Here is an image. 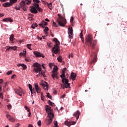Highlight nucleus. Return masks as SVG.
Returning <instances> with one entry per match:
<instances>
[{
  "label": "nucleus",
  "instance_id": "obj_1",
  "mask_svg": "<svg viewBox=\"0 0 127 127\" xmlns=\"http://www.w3.org/2000/svg\"><path fill=\"white\" fill-rule=\"evenodd\" d=\"M33 67H34L33 71L36 74H37V73H39L40 77H44V78H46V75H45V71L42 70V65L41 64L38 63H35L33 64Z\"/></svg>",
  "mask_w": 127,
  "mask_h": 127
},
{
  "label": "nucleus",
  "instance_id": "obj_2",
  "mask_svg": "<svg viewBox=\"0 0 127 127\" xmlns=\"http://www.w3.org/2000/svg\"><path fill=\"white\" fill-rule=\"evenodd\" d=\"M97 40H93V37L91 34H88L85 39V44L91 47V48H95L96 44H97Z\"/></svg>",
  "mask_w": 127,
  "mask_h": 127
},
{
  "label": "nucleus",
  "instance_id": "obj_3",
  "mask_svg": "<svg viewBox=\"0 0 127 127\" xmlns=\"http://www.w3.org/2000/svg\"><path fill=\"white\" fill-rule=\"evenodd\" d=\"M53 41L56 42V45H54V47L52 49V52L55 54H57L60 51V47L59 46L60 45V42L56 38H54Z\"/></svg>",
  "mask_w": 127,
  "mask_h": 127
},
{
  "label": "nucleus",
  "instance_id": "obj_4",
  "mask_svg": "<svg viewBox=\"0 0 127 127\" xmlns=\"http://www.w3.org/2000/svg\"><path fill=\"white\" fill-rule=\"evenodd\" d=\"M62 82L64 84H61V87H63V89H67L70 87V83H69V80L67 78H63Z\"/></svg>",
  "mask_w": 127,
  "mask_h": 127
},
{
  "label": "nucleus",
  "instance_id": "obj_5",
  "mask_svg": "<svg viewBox=\"0 0 127 127\" xmlns=\"http://www.w3.org/2000/svg\"><path fill=\"white\" fill-rule=\"evenodd\" d=\"M57 20L60 26L64 27L66 25V20L63 17H60Z\"/></svg>",
  "mask_w": 127,
  "mask_h": 127
},
{
  "label": "nucleus",
  "instance_id": "obj_6",
  "mask_svg": "<svg viewBox=\"0 0 127 127\" xmlns=\"http://www.w3.org/2000/svg\"><path fill=\"white\" fill-rule=\"evenodd\" d=\"M34 55L36 57H42V58H45V56L44 55L41 54L39 52L37 51H35L34 52Z\"/></svg>",
  "mask_w": 127,
  "mask_h": 127
},
{
  "label": "nucleus",
  "instance_id": "obj_7",
  "mask_svg": "<svg viewBox=\"0 0 127 127\" xmlns=\"http://www.w3.org/2000/svg\"><path fill=\"white\" fill-rule=\"evenodd\" d=\"M68 34L70 39H73V28H68Z\"/></svg>",
  "mask_w": 127,
  "mask_h": 127
},
{
  "label": "nucleus",
  "instance_id": "obj_8",
  "mask_svg": "<svg viewBox=\"0 0 127 127\" xmlns=\"http://www.w3.org/2000/svg\"><path fill=\"white\" fill-rule=\"evenodd\" d=\"M76 122H74V121H72V122H69L68 121H66L65 122H64V125L65 126H67V127H71V126L72 125H74L76 124Z\"/></svg>",
  "mask_w": 127,
  "mask_h": 127
},
{
  "label": "nucleus",
  "instance_id": "obj_9",
  "mask_svg": "<svg viewBox=\"0 0 127 127\" xmlns=\"http://www.w3.org/2000/svg\"><path fill=\"white\" fill-rule=\"evenodd\" d=\"M6 116L7 119H8L10 122H12V123H14V122H15V119L10 115H6Z\"/></svg>",
  "mask_w": 127,
  "mask_h": 127
},
{
  "label": "nucleus",
  "instance_id": "obj_10",
  "mask_svg": "<svg viewBox=\"0 0 127 127\" xmlns=\"http://www.w3.org/2000/svg\"><path fill=\"white\" fill-rule=\"evenodd\" d=\"M40 85L42 86V87H43V88H44L45 90L48 91V83H47L46 81H45V83H42Z\"/></svg>",
  "mask_w": 127,
  "mask_h": 127
},
{
  "label": "nucleus",
  "instance_id": "obj_11",
  "mask_svg": "<svg viewBox=\"0 0 127 127\" xmlns=\"http://www.w3.org/2000/svg\"><path fill=\"white\" fill-rule=\"evenodd\" d=\"M12 5L10 3V2H6L2 4V6H3V7H9Z\"/></svg>",
  "mask_w": 127,
  "mask_h": 127
},
{
  "label": "nucleus",
  "instance_id": "obj_12",
  "mask_svg": "<svg viewBox=\"0 0 127 127\" xmlns=\"http://www.w3.org/2000/svg\"><path fill=\"white\" fill-rule=\"evenodd\" d=\"M73 116H74V117H76V120H78L79 117H80V111L77 110L76 112L74 113V114H73Z\"/></svg>",
  "mask_w": 127,
  "mask_h": 127
},
{
  "label": "nucleus",
  "instance_id": "obj_13",
  "mask_svg": "<svg viewBox=\"0 0 127 127\" xmlns=\"http://www.w3.org/2000/svg\"><path fill=\"white\" fill-rule=\"evenodd\" d=\"M35 89L36 90V92L39 94V93L41 92V89H40V87L38 86V85L36 84L35 86Z\"/></svg>",
  "mask_w": 127,
  "mask_h": 127
},
{
  "label": "nucleus",
  "instance_id": "obj_14",
  "mask_svg": "<svg viewBox=\"0 0 127 127\" xmlns=\"http://www.w3.org/2000/svg\"><path fill=\"white\" fill-rule=\"evenodd\" d=\"M43 3H44V4H47L48 6V7L49 8V9H52V3L50 2V3H48L47 2H45L43 1Z\"/></svg>",
  "mask_w": 127,
  "mask_h": 127
},
{
  "label": "nucleus",
  "instance_id": "obj_15",
  "mask_svg": "<svg viewBox=\"0 0 127 127\" xmlns=\"http://www.w3.org/2000/svg\"><path fill=\"white\" fill-rule=\"evenodd\" d=\"M30 10L31 13H37V12H38L36 8L33 7V6H32L31 8L30 9Z\"/></svg>",
  "mask_w": 127,
  "mask_h": 127
},
{
  "label": "nucleus",
  "instance_id": "obj_16",
  "mask_svg": "<svg viewBox=\"0 0 127 127\" xmlns=\"http://www.w3.org/2000/svg\"><path fill=\"white\" fill-rule=\"evenodd\" d=\"M52 77L54 80H55V79H59V77L58 76V73H54L52 74Z\"/></svg>",
  "mask_w": 127,
  "mask_h": 127
},
{
  "label": "nucleus",
  "instance_id": "obj_17",
  "mask_svg": "<svg viewBox=\"0 0 127 127\" xmlns=\"http://www.w3.org/2000/svg\"><path fill=\"white\" fill-rule=\"evenodd\" d=\"M2 21L5 22H7V21H9L10 22H12L13 21V20H12V19H11V18H5L3 19Z\"/></svg>",
  "mask_w": 127,
  "mask_h": 127
},
{
  "label": "nucleus",
  "instance_id": "obj_18",
  "mask_svg": "<svg viewBox=\"0 0 127 127\" xmlns=\"http://www.w3.org/2000/svg\"><path fill=\"white\" fill-rule=\"evenodd\" d=\"M25 3L24 2V0H22L20 3H19V5H20V7H21V8L22 7H24L25 6H26L25 5Z\"/></svg>",
  "mask_w": 127,
  "mask_h": 127
},
{
  "label": "nucleus",
  "instance_id": "obj_19",
  "mask_svg": "<svg viewBox=\"0 0 127 127\" xmlns=\"http://www.w3.org/2000/svg\"><path fill=\"white\" fill-rule=\"evenodd\" d=\"M76 76L77 75H76V73L74 72H71L70 74V77H71L72 81H74L75 78H76Z\"/></svg>",
  "mask_w": 127,
  "mask_h": 127
},
{
  "label": "nucleus",
  "instance_id": "obj_20",
  "mask_svg": "<svg viewBox=\"0 0 127 127\" xmlns=\"http://www.w3.org/2000/svg\"><path fill=\"white\" fill-rule=\"evenodd\" d=\"M15 93L16 94H17V95H19V96H21V95H22V91L19 89H16Z\"/></svg>",
  "mask_w": 127,
  "mask_h": 127
},
{
  "label": "nucleus",
  "instance_id": "obj_21",
  "mask_svg": "<svg viewBox=\"0 0 127 127\" xmlns=\"http://www.w3.org/2000/svg\"><path fill=\"white\" fill-rule=\"evenodd\" d=\"M46 111L47 113H48L49 112H51V107L48 105L46 106Z\"/></svg>",
  "mask_w": 127,
  "mask_h": 127
},
{
  "label": "nucleus",
  "instance_id": "obj_22",
  "mask_svg": "<svg viewBox=\"0 0 127 127\" xmlns=\"http://www.w3.org/2000/svg\"><path fill=\"white\" fill-rule=\"evenodd\" d=\"M79 36L82 40V42L84 43V36H83V30H81V33L79 35Z\"/></svg>",
  "mask_w": 127,
  "mask_h": 127
},
{
  "label": "nucleus",
  "instance_id": "obj_23",
  "mask_svg": "<svg viewBox=\"0 0 127 127\" xmlns=\"http://www.w3.org/2000/svg\"><path fill=\"white\" fill-rule=\"evenodd\" d=\"M25 4H30L31 3V0H24Z\"/></svg>",
  "mask_w": 127,
  "mask_h": 127
},
{
  "label": "nucleus",
  "instance_id": "obj_24",
  "mask_svg": "<svg viewBox=\"0 0 127 127\" xmlns=\"http://www.w3.org/2000/svg\"><path fill=\"white\" fill-rule=\"evenodd\" d=\"M10 3H11V4L12 5V4L14 3H16L17 2V0H9Z\"/></svg>",
  "mask_w": 127,
  "mask_h": 127
},
{
  "label": "nucleus",
  "instance_id": "obj_25",
  "mask_svg": "<svg viewBox=\"0 0 127 127\" xmlns=\"http://www.w3.org/2000/svg\"><path fill=\"white\" fill-rule=\"evenodd\" d=\"M48 117L50 119H52L54 117V114L51 112L48 113Z\"/></svg>",
  "mask_w": 127,
  "mask_h": 127
},
{
  "label": "nucleus",
  "instance_id": "obj_26",
  "mask_svg": "<svg viewBox=\"0 0 127 127\" xmlns=\"http://www.w3.org/2000/svg\"><path fill=\"white\" fill-rule=\"evenodd\" d=\"M37 26H38V25H37V23H35L32 25L31 27L33 28V29H35V27H37Z\"/></svg>",
  "mask_w": 127,
  "mask_h": 127
},
{
  "label": "nucleus",
  "instance_id": "obj_27",
  "mask_svg": "<svg viewBox=\"0 0 127 127\" xmlns=\"http://www.w3.org/2000/svg\"><path fill=\"white\" fill-rule=\"evenodd\" d=\"M97 59H98V58H97V56H96L95 57H94V58L93 59V60L90 62V63H95V62H97Z\"/></svg>",
  "mask_w": 127,
  "mask_h": 127
},
{
  "label": "nucleus",
  "instance_id": "obj_28",
  "mask_svg": "<svg viewBox=\"0 0 127 127\" xmlns=\"http://www.w3.org/2000/svg\"><path fill=\"white\" fill-rule=\"evenodd\" d=\"M60 77L62 78V80L63 79H65L66 78V76L65 75V73H62V75H60Z\"/></svg>",
  "mask_w": 127,
  "mask_h": 127
},
{
  "label": "nucleus",
  "instance_id": "obj_29",
  "mask_svg": "<svg viewBox=\"0 0 127 127\" xmlns=\"http://www.w3.org/2000/svg\"><path fill=\"white\" fill-rule=\"evenodd\" d=\"M62 56H60L58 58V61H59V62H62Z\"/></svg>",
  "mask_w": 127,
  "mask_h": 127
},
{
  "label": "nucleus",
  "instance_id": "obj_30",
  "mask_svg": "<svg viewBox=\"0 0 127 127\" xmlns=\"http://www.w3.org/2000/svg\"><path fill=\"white\" fill-rule=\"evenodd\" d=\"M14 37V35L13 34H11L9 38V40H10V41H13Z\"/></svg>",
  "mask_w": 127,
  "mask_h": 127
},
{
  "label": "nucleus",
  "instance_id": "obj_31",
  "mask_svg": "<svg viewBox=\"0 0 127 127\" xmlns=\"http://www.w3.org/2000/svg\"><path fill=\"white\" fill-rule=\"evenodd\" d=\"M52 123V118H50L47 122V125H49Z\"/></svg>",
  "mask_w": 127,
  "mask_h": 127
},
{
  "label": "nucleus",
  "instance_id": "obj_32",
  "mask_svg": "<svg viewBox=\"0 0 127 127\" xmlns=\"http://www.w3.org/2000/svg\"><path fill=\"white\" fill-rule=\"evenodd\" d=\"M11 74H12V70L8 71L6 73V75H11Z\"/></svg>",
  "mask_w": 127,
  "mask_h": 127
},
{
  "label": "nucleus",
  "instance_id": "obj_33",
  "mask_svg": "<svg viewBox=\"0 0 127 127\" xmlns=\"http://www.w3.org/2000/svg\"><path fill=\"white\" fill-rule=\"evenodd\" d=\"M48 30H49V29L48 28V27H46L44 31V32H45L46 34H47V31H48Z\"/></svg>",
  "mask_w": 127,
  "mask_h": 127
},
{
  "label": "nucleus",
  "instance_id": "obj_34",
  "mask_svg": "<svg viewBox=\"0 0 127 127\" xmlns=\"http://www.w3.org/2000/svg\"><path fill=\"white\" fill-rule=\"evenodd\" d=\"M23 52H24V53H20L19 55L20 56H21L22 55H26V50H25V51H23Z\"/></svg>",
  "mask_w": 127,
  "mask_h": 127
},
{
  "label": "nucleus",
  "instance_id": "obj_35",
  "mask_svg": "<svg viewBox=\"0 0 127 127\" xmlns=\"http://www.w3.org/2000/svg\"><path fill=\"white\" fill-rule=\"evenodd\" d=\"M27 48H28V49H30V50H32L31 49V44H28L26 45Z\"/></svg>",
  "mask_w": 127,
  "mask_h": 127
},
{
  "label": "nucleus",
  "instance_id": "obj_36",
  "mask_svg": "<svg viewBox=\"0 0 127 127\" xmlns=\"http://www.w3.org/2000/svg\"><path fill=\"white\" fill-rule=\"evenodd\" d=\"M36 90H35L34 89H32L31 90H30V92H31V96H32V94H33V93H36Z\"/></svg>",
  "mask_w": 127,
  "mask_h": 127
},
{
  "label": "nucleus",
  "instance_id": "obj_37",
  "mask_svg": "<svg viewBox=\"0 0 127 127\" xmlns=\"http://www.w3.org/2000/svg\"><path fill=\"white\" fill-rule=\"evenodd\" d=\"M22 67H23V69H24V70H26V69L27 68L26 65H25L23 64H22Z\"/></svg>",
  "mask_w": 127,
  "mask_h": 127
},
{
  "label": "nucleus",
  "instance_id": "obj_38",
  "mask_svg": "<svg viewBox=\"0 0 127 127\" xmlns=\"http://www.w3.org/2000/svg\"><path fill=\"white\" fill-rule=\"evenodd\" d=\"M15 9H16V10H20V6H17V5H16V6H15Z\"/></svg>",
  "mask_w": 127,
  "mask_h": 127
},
{
  "label": "nucleus",
  "instance_id": "obj_39",
  "mask_svg": "<svg viewBox=\"0 0 127 127\" xmlns=\"http://www.w3.org/2000/svg\"><path fill=\"white\" fill-rule=\"evenodd\" d=\"M48 103H49V105H50V106H54V103H53L52 102H51V101L49 100Z\"/></svg>",
  "mask_w": 127,
  "mask_h": 127
},
{
  "label": "nucleus",
  "instance_id": "obj_40",
  "mask_svg": "<svg viewBox=\"0 0 127 127\" xmlns=\"http://www.w3.org/2000/svg\"><path fill=\"white\" fill-rule=\"evenodd\" d=\"M33 1L34 3H39L40 2V0H33Z\"/></svg>",
  "mask_w": 127,
  "mask_h": 127
},
{
  "label": "nucleus",
  "instance_id": "obj_41",
  "mask_svg": "<svg viewBox=\"0 0 127 127\" xmlns=\"http://www.w3.org/2000/svg\"><path fill=\"white\" fill-rule=\"evenodd\" d=\"M37 10L39 11L40 12H42V11H43V10L42 9V8H41L40 7H38V8H37Z\"/></svg>",
  "mask_w": 127,
  "mask_h": 127
},
{
  "label": "nucleus",
  "instance_id": "obj_42",
  "mask_svg": "<svg viewBox=\"0 0 127 127\" xmlns=\"http://www.w3.org/2000/svg\"><path fill=\"white\" fill-rule=\"evenodd\" d=\"M42 24H43V25H47V24H48V23H47L46 21H43L42 22Z\"/></svg>",
  "mask_w": 127,
  "mask_h": 127
},
{
  "label": "nucleus",
  "instance_id": "obj_43",
  "mask_svg": "<svg viewBox=\"0 0 127 127\" xmlns=\"http://www.w3.org/2000/svg\"><path fill=\"white\" fill-rule=\"evenodd\" d=\"M47 97L49 98V99H51L52 98V96H50V94H49V93H47Z\"/></svg>",
  "mask_w": 127,
  "mask_h": 127
},
{
  "label": "nucleus",
  "instance_id": "obj_44",
  "mask_svg": "<svg viewBox=\"0 0 127 127\" xmlns=\"http://www.w3.org/2000/svg\"><path fill=\"white\" fill-rule=\"evenodd\" d=\"M16 48H17V47H16V46L11 47V49L12 50H16Z\"/></svg>",
  "mask_w": 127,
  "mask_h": 127
},
{
  "label": "nucleus",
  "instance_id": "obj_45",
  "mask_svg": "<svg viewBox=\"0 0 127 127\" xmlns=\"http://www.w3.org/2000/svg\"><path fill=\"white\" fill-rule=\"evenodd\" d=\"M37 125H38V126H39V127H41V121L39 120L37 123Z\"/></svg>",
  "mask_w": 127,
  "mask_h": 127
},
{
  "label": "nucleus",
  "instance_id": "obj_46",
  "mask_svg": "<svg viewBox=\"0 0 127 127\" xmlns=\"http://www.w3.org/2000/svg\"><path fill=\"white\" fill-rule=\"evenodd\" d=\"M47 45L49 47H52V43H47Z\"/></svg>",
  "mask_w": 127,
  "mask_h": 127
},
{
  "label": "nucleus",
  "instance_id": "obj_47",
  "mask_svg": "<svg viewBox=\"0 0 127 127\" xmlns=\"http://www.w3.org/2000/svg\"><path fill=\"white\" fill-rule=\"evenodd\" d=\"M66 70H67V68H66L65 67L63 68V69L62 70V73H64L65 74V73L66 72Z\"/></svg>",
  "mask_w": 127,
  "mask_h": 127
},
{
  "label": "nucleus",
  "instance_id": "obj_48",
  "mask_svg": "<svg viewBox=\"0 0 127 127\" xmlns=\"http://www.w3.org/2000/svg\"><path fill=\"white\" fill-rule=\"evenodd\" d=\"M29 88L30 91H31L32 90V85H31L30 84H29Z\"/></svg>",
  "mask_w": 127,
  "mask_h": 127
},
{
  "label": "nucleus",
  "instance_id": "obj_49",
  "mask_svg": "<svg viewBox=\"0 0 127 127\" xmlns=\"http://www.w3.org/2000/svg\"><path fill=\"white\" fill-rule=\"evenodd\" d=\"M54 126L55 127H58V124L57 123V121L54 122Z\"/></svg>",
  "mask_w": 127,
  "mask_h": 127
},
{
  "label": "nucleus",
  "instance_id": "obj_50",
  "mask_svg": "<svg viewBox=\"0 0 127 127\" xmlns=\"http://www.w3.org/2000/svg\"><path fill=\"white\" fill-rule=\"evenodd\" d=\"M70 57L71 58H73V57H74V55H73V54H71L68 55V58H70Z\"/></svg>",
  "mask_w": 127,
  "mask_h": 127
},
{
  "label": "nucleus",
  "instance_id": "obj_51",
  "mask_svg": "<svg viewBox=\"0 0 127 127\" xmlns=\"http://www.w3.org/2000/svg\"><path fill=\"white\" fill-rule=\"evenodd\" d=\"M23 10H24V11H26V10H27V9H26V6H25V7H22Z\"/></svg>",
  "mask_w": 127,
  "mask_h": 127
},
{
  "label": "nucleus",
  "instance_id": "obj_52",
  "mask_svg": "<svg viewBox=\"0 0 127 127\" xmlns=\"http://www.w3.org/2000/svg\"><path fill=\"white\" fill-rule=\"evenodd\" d=\"M7 107L8 109H9V110H10V109H11V108H12L11 105H10V104L8 105L7 106Z\"/></svg>",
  "mask_w": 127,
  "mask_h": 127
},
{
  "label": "nucleus",
  "instance_id": "obj_53",
  "mask_svg": "<svg viewBox=\"0 0 127 127\" xmlns=\"http://www.w3.org/2000/svg\"><path fill=\"white\" fill-rule=\"evenodd\" d=\"M35 7H36V8H38V7H39V4H35V5H34Z\"/></svg>",
  "mask_w": 127,
  "mask_h": 127
},
{
  "label": "nucleus",
  "instance_id": "obj_54",
  "mask_svg": "<svg viewBox=\"0 0 127 127\" xmlns=\"http://www.w3.org/2000/svg\"><path fill=\"white\" fill-rule=\"evenodd\" d=\"M74 20V17H73V16H71V17H70V22H73V20Z\"/></svg>",
  "mask_w": 127,
  "mask_h": 127
},
{
  "label": "nucleus",
  "instance_id": "obj_55",
  "mask_svg": "<svg viewBox=\"0 0 127 127\" xmlns=\"http://www.w3.org/2000/svg\"><path fill=\"white\" fill-rule=\"evenodd\" d=\"M52 72H53V73H58L57 71V70H56V69H54V68H53V71H52Z\"/></svg>",
  "mask_w": 127,
  "mask_h": 127
},
{
  "label": "nucleus",
  "instance_id": "obj_56",
  "mask_svg": "<svg viewBox=\"0 0 127 127\" xmlns=\"http://www.w3.org/2000/svg\"><path fill=\"white\" fill-rule=\"evenodd\" d=\"M54 68L55 69L56 71H58V67L57 66H54Z\"/></svg>",
  "mask_w": 127,
  "mask_h": 127
},
{
  "label": "nucleus",
  "instance_id": "obj_57",
  "mask_svg": "<svg viewBox=\"0 0 127 127\" xmlns=\"http://www.w3.org/2000/svg\"><path fill=\"white\" fill-rule=\"evenodd\" d=\"M10 49H11V47H9L7 46V48L6 49V51H9V50H10Z\"/></svg>",
  "mask_w": 127,
  "mask_h": 127
},
{
  "label": "nucleus",
  "instance_id": "obj_58",
  "mask_svg": "<svg viewBox=\"0 0 127 127\" xmlns=\"http://www.w3.org/2000/svg\"><path fill=\"white\" fill-rule=\"evenodd\" d=\"M15 77H16V75L15 74H13L11 77V79H13V78H15Z\"/></svg>",
  "mask_w": 127,
  "mask_h": 127
},
{
  "label": "nucleus",
  "instance_id": "obj_59",
  "mask_svg": "<svg viewBox=\"0 0 127 127\" xmlns=\"http://www.w3.org/2000/svg\"><path fill=\"white\" fill-rule=\"evenodd\" d=\"M0 99H3V95H2V93H0Z\"/></svg>",
  "mask_w": 127,
  "mask_h": 127
},
{
  "label": "nucleus",
  "instance_id": "obj_60",
  "mask_svg": "<svg viewBox=\"0 0 127 127\" xmlns=\"http://www.w3.org/2000/svg\"><path fill=\"white\" fill-rule=\"evenodd\" d=\"M53 25L55 26V27H58L57 24H56V23L54 21H53Z\"/></svg>",
  "mask_w": 127,
  "mask_h": 127
},
{
  "label": "nucleus",
  "instance_id": "obj_61",
  "mask_svg": "<svg viewBox=\"0 0 127 127\" xmlns=\"http://www.w3.org/2000/svg\"><path fill=\"white\" fill-rule=\"evenodd\" d=\"M22 64H19L17 65V66H18V67H20V66L22 67Z\"/></svg>",
  "mask_w": 127,
  "mask_h": 127
},
{
  "label": "nucleus",
  "instance_id": "obj_62",
  "mask_svg": "<svg viewBox=\"0 0 127 127\" xmlns=\"http://www.w3.org/2000/svg\"><path fill=\"white\" fill-rule=\"evenodd\" d=\"M25 60L26 62H29V59L28 58H26Z\"/></svg>",
  "mask_w": 127,
  "mask_h": 127
},
{
  "label": "nucleus",
  "instance_id": "obj_63",
  "mask_svg": "<svg viewBox=\"0 0 127 127\" xmlns=\"http://www.w3.org/2000/svg\"><path fill=\"white\" fill-rule=\"evenodd\" d=\"M65 96L66 95L65 94H63V95L61 96V98H65Z\"/></svg>",
  "mask_w": 127,
  "mask_h": 127
},
{
  "label": "nucleus",
  "instance_id": "obj_64",
  "mask_svg": "<svg viewBox=\"0 0 127 127\" xmlns=\"http://www.w3.org/2000/svg\"><path fill=\"white\" fill-rule=\"evenodd\" d=\"M28 127H33V126H32V125H29L28 126Z\"/></svg>",
  "mask_w": 127,
  "mask_h": 127
}]
</instances>
